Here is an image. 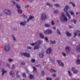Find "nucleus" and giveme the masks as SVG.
<instances>
[{"instance_id": "nucleus-22", "label": "nucleus", "mask_w": 80, "mask_h": 80, "mask_svg": "<svg viewBox=\"0 0 80 80\" xmlns=\"http://www.w3.org/2000/svg\"><path fill=\"white\" fill-rule=\"evenodd\" d=\"M69 48H70L68 46L66 47L65 49L67 51V53H68V52H70Z\"/></svg>"}, {"instance_id": "nucleus-21", "label": "nucleus", "mask_w": 80, "mask_h": 80, "mask_svg": "<svg viewBox=\"0 0 80 80\" xmlns=\"http://www.w3.org/2000/svg\"><path fill=\"white\" fill-rule=\"evenodd\" d=\"M76 49L78 52H80V45L77 46Z\"/></svg>"}, {"instance_id": "nucleus-18", "label": "nucleus", "mask_w": 80, "mask_h": 80, "mask_svg": "<svg viewBox=\"0 0 80 80\" xmlns=\"http://www.w3.org/2000/svg\"><path fill=\"white\" fill-rule=\"evenodd\" d=\"M40 47L38 45L36 46L34 48V50H37L38 48H40Z\"/></svg>"}, {"instance_id": "nucleus-44", "label": "nucleus", "mask_w": 80, "mask_h": 80, "mask_svg": "<svg viewBox=\"0 0 80 80\" xmlns=\"http://www.w3.org/2000/svg\"><path fill=\"white\" fill-rule=\"evenodd\" d=\"M56 42L55 41H53L51 42V44H55V43Z\"/></svg>"}, {"instance_id": "nucleus-45", "label": "nucleus", "mask_w": 80, "mask_h": 80, "mask_svg": "<svg viewBox=\"0 0 80 80\" xmlns=\"http://www.w3.org/2000/svg\"><path fill=\"white\" fill-rule=\"evenodd\" d=\"M15 68V65H13L11 68L12 69H13V68Z\"/></svg>"}, {"instance_id": "nucleus-52", "label": "nucleus", "mask_w": 80, "mask_h": 80, "mask_svg": "<svg viewBox=\"0 0 80 80\" xmlns=\"http://www.w3.org/2000/svg\"><path fill=\"white\" fill-rule=\"evenodd\" d=\"M7 66H8L9 68H10V64H7Z\"/></svg>"}, {"instance_id": "nucleus-29", "label": "nucleus", "mask_w": 80, "mask_h": 80, "mask_svg": "<svg viewBox=\"0 0 80 80\" xmlns=\"http://www.w3.org/2000/svg\"><path fill=\"white\" fill-rule=\"evenodd\" d=\"M12 37L13 38L14 40V41H15L16 40V39H15V35L14 34H12L11 35Z\"/></svg>"}, {"instance_id": "nucleus-3", "label": "nucleus", "mask_w": 80, "mask_h": 80, "mask_svg": "<svg viewBox=\"0 0 80 80\" xmlns=\"http://www.w3.org/2000/svg\"><path fill=\"white\" fill-rule=\"evenodd\" d=\"M42 43H43V41L39 40L35 43H32L31 45H32V46H34V45H40V44H42Z\"/></svg>"}, {"instance_id": "nucleus-2", "label": "nucleus", "mask_w": 80, "mask_h": 80, "mask_svg": "<svg viewBox=\"0 0 80 80\" xmlns=\"http://www.w3.org/2000/svg\"><path fill=\"white\" fill-rule=\"evenodd\" d=\"M3 12L5 14L8 15H12V12L8 9H4L3 11Z\"/></svg>"}, {"instance_id": "nucleus-35", "label": "nucleus", "mask_w": 80, "mask_h": 80, "mask_svg": "<svg viewBox=\"0 0 80 80\" xmlns=\"http://www.w3.org/2000/svg\"><path fill=\"white\" fill-rule=\"evenodd\" d=\"M33 71L34 72H37V69L35 67H33Z\"/></svg>"}, {"instance_id": "nucleus-46", "label": "nucleus", "mask_w": 80, "mask_h": 80, "mask_svg": "<svg viewBox=\"0 0 80 80\" xmlns=\"http://www.w3.org/2000/svg\"><path fill=\"white\" fill-rule=\"evenodd\" d=\"M51 24L52 25H55L54 23V21H51Z\"/></svg>"}, {"instance_id": "nucleus-28", "label": "nucleus", "mask_w": 80, "mask_h": 80, "mask_svg": "<svg viewBox=\"0 0 80 80\" xmlns=\"http://www.w3.org/2000/svg\"><path fill=\"white\" fill-rule=\"evenodd\" d=\"M54 13L55 14H57V13H58V9L54 11Z\"/></svg>"}, {"instance_id": "nucleus-13", "label": "nucleus", "mask_w": 80, "mask_h": 80, "mask_svg": "<svg viewBox=\"0 0 80 80\" xmlns=\"http://www.w3.org/2000/svg\"><path fill=\"white\" fill-rule=\"evenodd\" d=\"M9 74L12 77H15V73L13 71H11L9 73Z\"/></svg>"}, {"instance_id": "nucleus-38", "label": "nucleus", "mask_w": 80, "mask_h": 80, "mask_svg": "<svg viewBox=\"0 0 80 80\" xmlns=\"http://www.w3.org/2000/svg\"><path fill=\"white\" fill-rule=\"evenodd\" d=\"M45 40L47 42H48V38L46 37L45 38Z\"/></svg>"}, {"instance_id": "nucleus-54", "label": "nucleus", "mask_w": 80, "mask_h": 80, "mask_svg": "<svg viewBox=\"0 0 80 80\" xmlns=\"http://www.w3.org/2000/svg\"><path fill=\"white\" fill-rule=\"evenodd\" d=\"M42 75H44V74H45V72H44V71H42Z\"/></svg>"}, {"instance_id": "nucleus-16", "label": "nucleus", "mask_w": 80, "mask_h": 80, "mask_svg": "<svg viewBox=\"0 0 80 80\" xmlns=\"http://www.w3.org/2000/svg\"><path fill=\"white\" fill-rule=\"evenodd\" d=\"M51 51H52V49L51 48H48L46 51V53L48 54H49V53H50V52H51Z\"/></svg>"}, {"instance_id": "nucleus-61", "label": "nucleus", "mask_w": 80, "mask_h": 80, "mask_svg": "<svg viewBox=\"0 0 80 80\" xmlns=\"http://www.w3.org/2000/svg\"><path fill=\"white\" fill-rule=\"evenodd\" d=\"M36 67H40V65H37Z\"/></svg>"}, {"instance_id": "nucleus-32", "label": "nucleus", "mask_w": 80, "mask_h": 80, "mask_svg": "<svg viewBox=\"0 0 80 80\" xmlns=\"http://www.w3.org/2000/svg\"><path fill=\"white\" fill-rule=\"evenodd\" d=\"M44 26L46 27H50V26L48 24H44Z\"/></svg>"}, {"instance_id": "nucleus-50", "label": "nucleus", "mask_w": 80, "mask_h": 80, "mask_svg": "<svg viewBox=\"0 0 80 80\" xmlns=\"http://www.w3.org/2000/svg\"><path fill=\"white\" fill-rule=\"evenodd\" d=\"M52 77H56V74H52Z\"/></svg>"}, {"instance_id": "nucleus-25", "label": "nucleus", "mask_w": 80, "mask_h": 80, "mask_svg": "<svg viewBox=\"0 0 80 80\" xmlns=\"http://www.w3.org/2000/svg\"><path fill=\"white\" fill-rule=\"evenodd\" d=\"M29 78L31 79H33V78H34V76H33V75L30 74L29 75Z\"/></svg>"}, {"instance_id": "nucleus-1", "label": "nucleus", "mask_w": 80, "mask_h": 80, "mask_svg": "<svg viewBox=\"0 0 80 80\" xmlns=\"http://www.w3.org/2000/svg\"><path fill=\"white\" fill-rule=\"evenodd\" d=\"M33 16H29V18L28 19L27 21H24V22H22L20 23V24L21 25H22L23 26H24L25 25V23H28L29 22V21H30V20H33Z\"/></svg>"}, {"instance_id": "nucleus-42", "label": "nucleus", "mask_w": 80, "mask_h": 80, "mask_svg": "<svg viewBox=\"0 0 80 80\" xmlns=\"http://www.w3.org/2000/svg\"><path fill=\"white\" fill-rule=\"evenodd\" d=\"M23 77L24 78L26 77V73H23Z\"/></svg>"}, {"instance_id": "nucleus-9", "label": "nucleus", "mask_w": 80, "mask_h": 80, "mask_svg": "<svg viewBox=\"0 0 80 80\" xmlns=\"http://www.w3.org/2000/svg\"><path fill=\"white\" fill-rule=\"evenodd\" d=\"M72 71L73 72V73H74L77 74L78 72V70L75 69V68H72Z\"/></svg>"}, {"instance_id": "nucleus-31", "label": "nucleus", "mask_w": 80, "mask_h": 80, "mask_svg": "<svg viewBox=\"0 0 80 80\" xmlns=\"http://www.w3.org/2000/svg\"><path fill=\"white\" fill-rule=\"evenodd\" d=\"M72 22H73L75 24H76V22H77V20L76 19H72Z\"/></svg>"}, {"instance_id": "nucleus-48", "label": "nucleus", "mask_w": 80, "mask_h": 80, "mask_svg": "<svg viewBox=\"0 0 80 80\" xmlns=\"http://www.w3.org/2000/svg\"><path fill=\"white\" fill-rule=\"evenodd\" d=\"M62 54L64 57H65L66 56V54L63 52L62 53Z\"/></svg>"}, {"instance_id": "nucleus-55", "label": "nucleus", "mask_w": 80, "mask_h": 80, "mask_svg": "<svg viewBox=\"0 0 80 80\" xmlns=\"http://www.w3.org/2000/svg\"><path fill=\"white\" fill-rule=\"evenodd\" d=\"M25 62H21V65H25Z\"/></svg>"}, {"instance_id": "nucleus-34", "label": "nucleus", "mask_w": 80, "mask_h": 80, "mask_svg": "<svg viewBox=\"0 0 80 80\" xmlns=\"http://www.w3.org/2000/svg\"><path fill=\"white\" fill-rule=\"evenodd\" d=\"M54 5L55 7H60L59 4L57 3L54 4Z\"/></svg>"}, {"instance_id": "nucleus-59", "label": "nucleus", "mask_w": 80, "mask_h": 80, "mask_svg": "<svg viewBox=\"0 0 80 80\" xmlns=\"http://www.w3.org/2000/svg\"><path fill=\"white\" fill-rule=\"evenodd\" d=\"M43 65H46V62H43Z\"/></svg>"}, {"instance_id": "nucleus-6", "label": "nucleus", "mask_w": 80, "mask_h": 80, "mask_svg": "<svg viewBox=\"0 0 80 80\" xmlns=\"http://www.w3.org/2000/svg\"><path fill=\"white\" fill-rule=\"evenodd\" d=\"M41 17V19H42V20H46V19H47V15H46V14L44 13H42V14Z\"/></svg>"}, {"instance_id": "nucleus-5", "label": "nucleus", "mask_w": 80, "mask_h": 80, "mask_svg": "<svg viewBox=\"0 0 80 80\" xmlns=\"http://www.w3.org/2000/svg\"><path fill=\"white\" fill-rule=\"evenodd\" d=\"M4 50L6 52H8L10 50V45L9 44L6 45L5 46Z\"/></svg>"}, {"instance_id": "nucleus-27", "label": "nucleus", "mask_w": 80, "mask_h": 80, "mask_svg": "<svg viewBox=\"0 0 80 80\" xmlns=\"http://www.w3.org/2000/svg\"><path fill=\"white\" fill-rule=\"evenodd\" d=\"M67 36H68V37H70V36H71V35L72 34L69 33L68 32H67Z\"/></svg>"}, {"instance_id": "nucleus-7", "label": "nucleus", "mask_w": 80, "mask_h": 80, "mask_svg": "<svg viewBox=\"0 0 80 80\" xmlns=\"http://www.w3.org/2000/svg\"><path fill=\"white\" fill-rule=\"evenodd\" d=\"M44 33L45 34H50L52 33V31L50 29H47L44 31Z\"/></svg>"}, {"instance_id": "nucleus-4", "label": "nucleus", "mask_w": 80, "mask_h": 80, "mask_svg": "<svg viewBox=\"0 0 80 80\" xmlns=\"http://www.w3.org/2000/svg\"><path fill=\"white\" fill-rule=\"evenodd\" d=\"M16 7L18 9V13H19V14H21V13H22V11L20 9V8H21L20 6L19 5H17Z\"/></svg>"}, {"instance_id": "nucleus-64", "label": "nucleus", "mask_w": 80, "mask_h": 80, "mask_svg": "<svg viewBox=\"0 0 80 80\" xmlns=\"http://www.w3.org/2000/svg\"><path fill=\"white\" fill-rule=\"evenodd\" d=\"M53 2H56L57 1V0H52Z\"/></svg>"}, {"instance_id": "nucleus-58", "label": "nucleus", "mask_w": 80, "mask_h": 80, "mask_svg": "<svg viewBox=\"0 0 80 80\" xmlns=\"http://www.w3.org/2000/svg\"><path fill=\"white\" fill-rule=\"evenodd\" d=\"M80 14V12H79L78 13V12L76 13V14L77 15H78V14Z\"/></svg>"}, {"instance_id": "nucleus-12", "label": "nucleus", "mask_w": 80, "mask_h": 80, "mask_svg": "<svg viewBox=\"0 0 80 80\" xmlns=\"http://www.w3.org/2000/svg\"><path fill=\"white\" fill-rule=\"evenodd\" d=\"M57 62H58V63L60 66H61L62 67H63V66H64V64L62 62V61L59 60L57 61Z\"/></svg>"}, {"instance_id": "nucleus-43", "label": "nucleus", "mask_w": 80, "mask_h": 80, "mask_svg": "<svg viewBox=\"0 0 80 80\" xmlns=\"http://www.w3.org/2000/svg\"><path fill=\"white\" fill-rule=\"evenodd\" d=\"M57 32L58 33V34H59V35H60V31L58 29L57 30Z\"/></svg>"}, {"instance_id": "nucleus-24", "label": "nucleus", "mask_w": 80, "mask_h": 80, "mask_svg": "<svg viewBox=\"0 0 80 80\" xmlns=\"http://www.w3.org/2000/svg\"><path fill=\"white\" fill-rule=\"evenodd\" d=\"M39 57H41V58H42L44 56V55L43 53H40L39 54Z\"/></svg>"}, {"instance_id": "nucleus-14", "label": "nucleus", "mask_w": 80, "mask_h": 80, "mask_svg": "<svg viewBox=\"0 0 80 80\" xmlns=\"http://www.w3.org/2000/svg\"><path fill=\"white\" fill-rule=\"evenodd\" d=\"M2 76H3V75H4V74H5V73H7V71L5 70V69H4V68H3L2 69Z\"/></svg>"}, {"instance_id": "nucleus-26", "label": "nucleus", "mask_w": 80, "mask_h": 80, "mask_svg": "<svg viewBox=\"0 0 80 80\" xmlns=\"http://www.w3.org/2000/svg\"><path fill=\"white\" fill-rule=\"evenodd\" d=\"M68 72L69 76H70V77H72V75L71 72H70V71H68Z\"/></svg>"}, {"instance_id": "nucleus-62", "label": "nucleus", "mask_w": 80, "mask_h": 80, "mask_svg": "<svg viewBox=\"0 0 80 80\" xmlns=\"http://www.w3.org/2000/svg\"><path fill=\"white\" fill-rule=\"evenodd\" d=\"M55 80H59V79H58V78H56Z\"/></svg>"}, {"instance_id": "nucleus-11", "label": "nucleus", "mask_w": 80, "mask_h": 80, "mask_svg": "<svg viewBox=\"0 0 80 80\" xmlns=\"http://www.w3.org/2000/svg\"><path fill=\"white\" fill-rule=\"evenodd\" d=\"M77 34H78V36L80 37V31H77L74 33V37H75L77 36Z\"/></svg>"}, {"instance_id": "nucleus-33", "label": "nucleus", "mask_w": 80, "mask_h": 80, "mask_svg": "<svg viewBox=\"0 0 80 80\" xmlns=\"http://www.w3.org/2000/svg\"><path fill=\"white\" fill-rule=\"evenodd\" d=\"M50 72H56V70H55L53 69H52L50 70Z\"/></svg>"}, {"instance_id": "nucleus-39", "label": "nucleus", "mask_w": 80, "mask_h": 80, "mask_svg": "<svg viewBox=\"0 0 80 80\" xmlns=\"http://www.w3.org/2000/svg\"><path fill=\"white\" fill-rule=\"evenodd\" d=\"M61 15L62 16V17H65V13H64V12H62Z\"/></svg>"}, {"instance_id": "nucleus-10", "label": "nucleus", "mask_w": 80, "mask_h": 80, "mask_svg": "<svg viewBox=\"0 0 80 80\" xmlns=\"http://www.w3.org/2000/svg\"><path fill=\"white\" fill-rule=\"evenodd\" d=\"M60 20H61V21H63V20H64V21H67V20H68V18H67L66 17H64L63 18H62V16H61L60 17Z\"/></svg>"}, {"instance_id": "nucleus-15", "label": "nucleus", "mask_w": 80, "mask_h": 80, "mask_svg": "<svg viewBox=\"0 0 80 80\" xmlns=\"http://www.w3.org/2000/svg\"><path fill=\"white\" fill-rule=\"evenodd\" d=\"M69 8L68 7V6H66V7L64 8V11L65 12H68L67 11L68 10V9Z\"/></svg>"}, {"instance_id": "nucleus-30", "label": "nucleus", "mask_w": 80, "mask_h": 80, "mask_svg": "<svg viewBox=\"0 0 80 80\" xmlns=\"http://www.w3.org/2000/svg\"><path fill=\"white\" fill-rule=\"evenodd\" d=\"M77 64H80V60L79 59H78L77 61Z\"/></svg>"}, {"instance_id": "nucleus-19", "label": "nucleus", "mask_w": 80, "mask_h": 80, "mask_svg": "<svg viewBox=\"0 0 80 80\" xmlns=\"http://www.w3.org/2000/svg\"><path fill=\"white\" fill-rule=\"evenodd\" d=\"M66 15H67V17H68L69 19H70L71 18V17L70 16V15H69V14L68 13V12H66Z\"/></svg>"}, {"instance_id": "nucleus-57", "label": "nucleus", "mask_w": 80, "mask_h": 80, "mask_svg": "<svg viewBox=\"0 0 80 80\" xmlns=\"http://www.w3.org/2000/svg\"><path fill=\"white\" fill-rule=\"evenodd\" d=\"M53 30H55L56 29V28L55 27H53Z\"/></svg>"}, {"instance_id": "nucleus-63", "label": "nucleus", "mask_w": 80, "mask_h": 80, "mask_svg": "<svg viewBox=\"0 0 80 80\" xmlns=\"http://www.w3.org/2000/svg\"><path fill=\"white\" fill-rule=\"evenodd\" d=\"M26 72L27 73H28V70H26Z\"/></svg>"}, {"instance_id": "nucleus-36", "label": "nucleus", "mask_w": 80, "mask_h": 80, "mask_svg": "<svg viewBox=\"0 0 80 80\" xmlns=\"http://www.w3.org/2000/svg\"><path fill=\"white\" fill-rule=\"evenodd\" d=\"M70 3L72 5L73 7H75V5L73 2H70Z\"/></svg>"}, {"instance_id": "nucleus-23", "label": "nucleus", "mask_w": 80, "mask_h": 80, "mask_svg": "<svg viewBox=\"0 0 80 80\" xmlns=\"http://www.w3.org/2000/svg\"><path fill=\"white\" fill-rule=\"evenodd\" d=\"M19 72H19V71H18L16 72V77L18 78H20V75H18V74Z\"/></svg>"}, {"instance_id": "nucleus-60", "label": "nucleus", "mask_w": 80, "mask_h": 80, "mask_svg": "<svg viewBox=\"0 0 80 80\" xmlns=\"http://www.w3.org/2000/svg\"><path fill=\"white\" fill-rule=\"evenodd\" d=\"M29 2H30V3H31V2H32V1H33V0H29Z\"/></svg>"}, {"instance_id": "nucleus-41", "label": "nucleus", "mask_w": 80, "mask_h": 80, "mask_svg": "<svg viewBox=\"0 0 80 80\" xmlns=\"http://www.w3.org/2000/svg\"><path fill=\"white\" fill-rule=\"evenodd\" d=\"M31 62H32V63H34L35 62V59H32L31 60Z\"/></svg>"}, {"instance_id": "nucleus-40", "label": "nucleus", "mask_w": 80, "mask_h": 80, "mask_svg": "<svg viewBox=\"0 0 80 80\" xmlns=\"http://www.w3.org/2000/svg\"><path fill=\"white\" fill-rule=\"evenodd\" d=\"M46 79L47 80H52V78H47Z\"/></svg>"}, {"instance_id": "nucleus-49", "label": "nucleus", "mask_w": 80, "mask_h": 80, "mask_svg": "<svg viewBox=\"0 0 80 80\" xmlns=\"http://www.w3.org/2000/svg\"><path fill=\"white\" fill-rule=\"evenodd\" d=\"M8 60L9 62H12L13 61V59H9Z\"/></svg>"}, {"instance_id": "nucleus-8", "label": "nucleus", "mask_w": 80, "mask_h": 80, "mask_svg": "<svg viewBox=\"0 0 80 80\" xmlns=\"http://www.w3.org/2000/svg\"><path fill=\"white\" fill-rule=\"evenodd\" d=\"M21 55H24V56H25V57H30V54L27 53H21Z\"/></svg>"}, {"instance_id": "nucleus-51", "label": "nucleus", "mask_w": 80, "mask_h": 80, "mask_svg": "<svg viewBox=\"0 0 80 80\" xmlns=\"http://www.w3.org/2000/svg\"><path fill=\"white\" fill-rule=\"evenodd\" d=\"M12 3L14 4V5H15L16 4V3L15 2L13 1H12Z\"/></svg>"}, {"instance_id": "nucleus-47", "label": "nucleus", "mask_w": 80, "mask_h": 80, "mask_svg": "<svg viewBox=\"0 0 80 80\" xmlns=\"http://www.w3.org/2000/svg\"><path fill=\"white\" fill-rule=\"evenodd\" d=\"M27 48L28 49H29V50H31L32 48L31 47H28Z\"/></svg>"}, {"instance_id": "nucleus-37", "label": "nucleus", "mask_w": 80, "mask_h": 80, "mask_svg": "<svg viewBox=\"0 0 80 80\" xmlns=\"http://www.w3.org/2000/svg\"><path fill=\"white\" fill-rule=\"evenodd\" d=\"M69 13L70 14L72 15H73V14H74V13H73V12L72 11H69Z\"/></svg>"}, {"instance_id": "nucleus-53", "label": "nucleus", "mask_w": 80, "mask_h": 80, "mask_svg": "<svg viewBox=\"0 0 80 80\" xmlns=\"http://www.w3.org/2000/svg\"><path fill=\"white\" fill-rule=\"evenodd\" d=\"M29 7V6L28 5H26L25 6V8H28V7Z\"/></svg>"}, {"instance_id": "nucleus-17", "label": "nucleus", "mask_w": 80, "mask_h": 80, "mask_svg": "<svg viewBox=\"0 0 80 80\" xmlns=\"http://www.w3.org/2000/svg\"><path fill=\"white\" fill-rule=\"evenodd\" d=\"M46 5H47L49 6V7H51V8H52V7H53V5H52V4L48 2H47L46 3Z\"/></svg>"}, {"instance_id": "nucleus-20", "label": "nucleus", "mask_w": 80, "mask_h": 80, "mask_svg": "<svg viewBox=\"0 0 80 80\" xmlns=\"http://www.w3.org/2000/svg\"><path fill=\"white\" fill-rule=\"evenodd\" d=\"M39 35L40 37H41V38H44V35H43V33H40L39 34Z\"/></svg>"}, {"instance_id": "nucleus-56", "label": "nucleus", "mask_w": 80, "mask_h": 80, "mask_svg": "<svg viewBox=\"0 0 80 80\" xmlns=\"http://www.w3.org/2000/svg\"><path fill=\"white\" fill-rule=\"evenodd\" d=\"M22 16L23 17H25L26 18H27V16H25V15L24 14H23L22 15Z\"/></svg>"}]
</instances>
